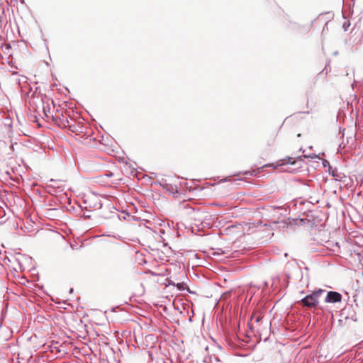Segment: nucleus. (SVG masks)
Returning a JSON list of instances; mask_svg holds the SVG:
<instances>
[{
  "instance_id": "nucleus-9",
  "label": "nucleus",
  "mask_w": 363,
  "mask_h": 363,
  "mask_svg": "<svg viewBox=\"0 0 363 363\" xmlns=\"http://www.w3.org/2000/svg\"><path fill=\"white\" fill-rule=\"evenodd\" d=\"M350 26V23H346V22H345V23H344V24H343V28H344L345 30H347V28H348V26Z\"/></svg>"
},
{
  "instance_id": "nucleus-12",
  "label": "nucleus",
  "mask_w": 363,
  "mask_h": 363,
  "mask_svg": "<svg viewBox=\"0 0 363 363\" xmlns=\"http://www.w3.org/2000/svg\"><path fill=\"white\" fill-rule=\"evenodd\" d=\"M328 161H325V163H323V166L327 165Z\"/></svg>"
},
{
  "instance_id": "nucleus-14",
  "label": "nucleus",
  "mask_w": 363,
  "mask_h": 363,
  "mask_svg": "<svg viewBox=\"0 0 363 363\" xmlns=\"http://www.w3.org/2000/svg\"><path fill=\"white\" fill-rule=\"evenodd\" d=\"M72 291H73V289H71L69 290V292H70V293H72Z\"/></svg>"
},
{
  "instance_id": "nucleus-5",
  "label": "nucleus",
  "mask_w": 363,
  "mask_h": 363,
  "mask_svg": "<svg viewBox=\"0 0 363 363\" xmlns=\"http://www.w3.org/2000/svg\"><path fill=\"white\" fill-rule=\"evenodd\" d=\"M330 174L337 181H342V178L345 177L343 173L339 172L336 169H333Z\"/></svg>"
},
{
  "instance_id": "nucleus-2",
  "label": "nucleus",
  "mask_w": 363,
  "mask_h": 363,
  "mask_svg": "<svg viewBox=\"0 0 363 363\" xmlns=\"http://www.w3.org/2000/svg\"><path fill=\"white\" fill-rule=\"evenodd\" d=\"M194 225L199 229L211 226L210 216L203 212H196L194 215Z\"/></svg>"
},
{
  "instance_id": "nucleus-8",
  "label": "nucleus",
  "mask_w": 363,
  "mask_h": 363,
  "mask_svg": "<svg viewBox=\"0 0 363 363\" xmlns=\"http://www.w3.org/2000/svg\"><path fill=\"white\" fill-rule=\"evenodd\" d=\"M176 284L172 280H168V284H167V286H176Z\"/></svg>"
},
{
  "instance_id": "nucleus-4",
  "label": "nucleus",
  "mask_w": 363,
  "mask_h": 363,
  "mask_svg": "<svg viewBox=\"0 0 363 363\" xmlns=\"http://www.w3.org/2000/svg\"><path fill=\"white\" fill-rule=\"evenodd\" d=\"M263 318V316L261 314H258L257 313H255L252 315L251 317V323H249L251 329H255L256 327L254 325V323L252 321H255L256 323H259L262 319Z\"/></svg>"
},
{
  "instance_id": "nucleus-6",
  "label": "nucleus",
  "mask_w": 363,
  "mask_h": 363,
  "mask_svg": "<svg viewBox=\"0 0 363 363\" xmlns=\"http://www.w3.org/2000/svg\"><path fill=\"white\" fill-rule=\"evenodd\" d=\"M209 359L207 360V359H205V362H207V363H223L217 357H216L215 355L213 356H211L209 358Z\"/></svg>"
},
{
  "instance_id": "nucleus-10",
  "label": "nucleus",
  "mask_w": 363,
  "mask_h": 363,
  "mask_svg": "<svg viewBox=\"0 0 363 363\" xmlns=\"http://www.w3.org/2000/svg\"><path fill=\"white\" fill-rule=\"evenodd\" d=\"M288 162L290 163V164H294V158L292 157H289L288 158Z\"/></svg>"
},
{
  "instance_id": "nucleus-11",
  "label": "nucleus",
  "mask_w": 363,
  "mask_h": 363,
  "mask_svg": "<svg viewBox=\"0 0 363 363\" xmlns=\"http://www.w3.org/2000/svg\"><path fill=\"white\" fill-rule=\"evenodd\" d=\"M328 161H325V163H323V166L327 165Z\"/></svg>"
},
{
  "instance_id": "nucleus-1",
  "label": "nucleus",
  "mask_w": 363,
  "mask_h": 363,
  "mask_svg": "<svg viewBox=\"0 0 363 363\" xmlns=\"http://www.w3.org/2000/svg\"><path fill=\"white\" fill-rule=\"evenodd\" d=\"M325 292V290L323 289H318L312 292L311 294L307 295L304 298L301 299V303L303 306L308 308H315L318 306L319 303V298L321 295Z\"/></svg>"
},
{
  "instance_id": "nucleus-7",
  "label": "nucleus",
  "mask_w": 363,
  "mask_h": 363,
  "mask_svg": "<svg viewBox=\"0 0 363 363\" xmlns=\"http://www.w3.org/2000/svg\"><path fill=\"white\" fill-rule=\"evenodd\" d=\"M176 286L177 287V289L179 291H185V290L187 289L186 284V283L184 281H182V282L177 283L176 284Z\"/></svg>"
},
{
  "instance_id": "nucleus-3",
  "label": "nucleus",
  "mask_w": 363,
  "mask_h": 363,
  "mask_svg": "<svg viewBox=\"0 0 363 363\" xmlns=\"http://www.w3.org/2000/svg\"><path fill=\"white\" fill-rule=\"evenodd\" d=\"M342 300V295L337 291H328L325 298V303H337Z\"/></svg>"
},
{
  "instance_id": "nucleus-13",
  "label": "nucleus",
  "mask_w": 363,
  "mask_h": 363,
  "mask_svg": "<svg viewBox=\"0 0 363 363\" xmlns=\"http://www.w3.org/2000/svg\"><path fill=\"white\" fill-rule=\"evenodd\" d=\"M328 161H325V163H323V166L327 165Z\"/></svg>"
}]
</instances>
